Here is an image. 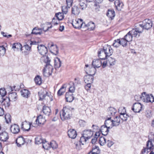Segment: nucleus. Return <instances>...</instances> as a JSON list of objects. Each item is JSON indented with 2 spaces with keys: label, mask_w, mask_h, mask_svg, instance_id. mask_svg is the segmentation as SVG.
<instances>
[{
  "label": "nucleus",
  "mask_w": 154,
  "mask_h": 154,
  "mask_svg": "<svg viewBox=\"0 0 154 154\" xmlns=\"http://www.w3.org/2000/svg\"><path fill=\"white\" fill-rule=\"evenodd\" d=\"M51 60L48 57L44 60V62L46 63L45 67L43 69V73L45 76L48 77L51 75L53 70V66L50 64Z\"/></svg>",
  "instance_id": "f257e3e1"
},
{
  "label": "nucleus",
  "mask_w": 154,
  "mask_h": 154,
  "mask_svg": "<svg viewBox=\"0 0 154 154\" xmlns=\"http://www.w3.org/2000/svg\"><path fill=\"white\" fill-rule=\"evenodd\" d=\"M138 25L140 27L143 29V32L144 29L148 30L150 29L152 26V23L151 20L146 19L142 22H140Z\"/></svg>",
  "instance_id": "f03ea898"
},
{
  "label": "nucleus",
  "mask_w": 154,
  "mask_h": 154,
  "mask_svg": "<svg viewBox=\"0 0 154 154\" xmlns=\"http://www.w3.org/2000/svg\"><path fill=\"white\" fill-rule=\"evenodd\" d=\"M139 97L143 102L146 103L154 102V97L152 94H147L146 92H143L141 94Z\"/></svg>",
  "instance_id": "7ed1b4c3"
},
{
  "label": "nucleus",
  "mask_w": 154,
  "mask_h": 154,
  "mask_svg": "<svg viewBox=\"0 0 154 154\" xmlns=\"http://www.w3.org/2000/svg\"><path fill=\"white\" fill-rule=\"evenodd\" d=\"M129 32L133 37L138 38L140 37V34L143 32V29L138 24L135 27Z\"/></svg>",
  "instance_id": "20e7f679"
},
{
  "label": "nucleus",
  "mask_w": 154,
  "mask_h": 154,
  "mask_svg": "<svg viewBox=\"0 0 154 154\" xmlns=\"http://www.w3.org/2000/svg\"><path fill=\"white\" fill-rule=\"evenodd\" d=\"M38 51L39 53L43 56L41 59L43 60L46 58V57H48L45 55L48 52V49L46 47L42 45H38L37 47Z\"/></svg>",
  "instance_id": "39448f33"
},
{
  "label": "nucleus",
  "mask_w": 154,
  "mask_h": 154,
  "mask_svg": "<svg viewBox=\"0 0 154 154\" xmlns=\"http://www.w3.org/2000/svg\"><path fill=\"white\" fill-rule=\"evenodd\" d=\"M70 110L66 107H63L62 111L60 112V115L62 120L67 119L69 118Z\"/></svg>",
  "instance_id": "423d86ee"
},
{
  "label": "nucleus",
  "mask_w": 154,
  "mask_h": 154,
  "mask_svg": "<svg viewBox=\"0 0 154 154\" xmlns=\"http://www.w3.org/2000/svg\"><path fill=\"white\" fill-rule=\"evenodd\" d=\"M73 26L76 29L84 28L85 23H83L82 19H77L73 21L72 23Z\"/></svg>",
  "instance_id": "0eeeda50"
},
{
  "label": "nucleus",
  "mask_w": 154,
  "mask_h": 154,
  "mask_svg": "<svg viewBox=\"0 0 154 154\" xmlns=\"http://www.w3.org/2000/svg\"><path fill=\"white\" fill-rule=\"evenodd\" d=\"M154 145L152 143V140H149L147 142L146 144V147H144L143 149L141 151V153H146V154L151 151V149Z\"/></svg>",
  "instance_id": "6e6552de"
},
{
  "label": "nucleus",
  "mask_w": 154,
  "mask_h": 154,
  "mask_svg": "<svg viewBox=\"0 0 154 154\" xmlns=\"http://www.w3.org/2000/svg\"><path fill=\"white\" fill-rule=\"evenodd\" d=\"M46 121L45 119L43 118L42 116L41 115H39L37 117L35 122L33 123L32 126L34 127H35L38 125L39 124H44Z\"/></svg>",
  "instance_id": "1a4fd4ad"
},
{
  "label": "nucleus",
  "mask_w": 154,
  "mask_h": 154,
  "mask_svg": "<svg viewBox=\"0 0 154 154\" xmlns=\"http://www.w3.org/2000/svg\"><path fill=\"white\" fill-rule=\"evenodd\" d=\"M143 105L139 103H135L133 105L132 110L135 112H139L143 109Z\"/></svg>",
  "instance_id": "9d476101"
},
{
  "label": "nucleus",
  "mask_w": 154,
  "mask_h": 154,
  "mask_svg": "<svg viewBox=\"0 0 154 154\" xmlns=\"http://www.w3.org/2000/svg\"><path fill=\"white\" fill-rule=\"evenodd\" d=\"M33 124L32 122L29 123L26 121L22 122L21 125V128L23 131H28L30 129L31 125H33Z\"/></svg>",
  "instance_id": "9b49d317"
},
{
  "label": "nucleus",
  "mask_w": 154,
  "mask_h": 154,
  "mask_svg": "<svg viewBox=\"0 0 154 154\" xmlns=\"http://www.w3.org/2000/svg\"><path fill=\"white\" fill-rule=\"evenodd\" d=\"M17 94L16 92H13L9 94L8 97L6 98V100L9 103L10 101H15L17 99Z\"/></svg>",
  "instance_id": "f8f14e48"
},
{
  "label": "nucleus",
  "mask_w": 154,
  "mask_h": 154,
  "mask_svg": "<svg viewBox=\"0 0 154 154\" xmlns=\"http://www.w3.org/2000/svg\"><path fill=\"white\" fill-rule=\"evenodd\" d=\"M86 68H85V70L87 74L89 73V75H92L93 76L94 75L96 72L95 68L94 67H91V68H88V65L87 64L86 65Z\"/></svg>",
  "instance_id": "ddd939ff"
},
{
  "label": "nucleus",
  "mask_w": 154,
  "mask_h": 154,
  "mask_svg": "<svg viewBox=\"0 0 154 154\" xmlns=\"http://www.w3.org/2000/svg\"><path fill=\"white\" fill-rule=\"evenodd\" d=\"M103 50L106 54V55L109 56L112 55L113 53V50L110 45H107L103 47Z\"/></svg>",
  "instance_id": "4468645a"
},
{
  "label": "nucleus",
  "mask_w": 154,
  "mask_h": 154,
  "mask_svg": "<svg viewBox=\"0 0 154 154\" xmlns=\"http://www.w3.org/2000/svg\"><path fill=\"white\" fill-rule=\"evenodd\" d=\"M11 132L14 134H17L20 131V129L18 125L14 124L11 125L10 128Z\"/></svg>",
  "instance_id": "2eb2a0df"
},
{
  "label": "nucleus",
  "mask_w": 154,
  "mask_h": 154,
  "mask_svg": "<svg viewBox=\"0 0 154 154\" xmlns=\"http://www.w3.org/2000/svg\"><path fill=\"white\" fill-rule=\"evenodd\" d=\"M39 96V100H42L44 99L48 100L49 98L51 100H52V99L49 97L48 93L46 91H44L42 92H38Z\"/></svg>",
  "instance_id": "dca6fc26"
},
{
  "label": "nucleus",
  "mask_w": 154,
  "mask_h": 154,
  "mask_svg": "<svg viewBox=\"0 0 154 154\" xmlns=\"http://www.w3.org/2000/svg\"><path fill=\"white\" fill-rule=\"evenodd\" d=\"M21 95L25 98H27L30 97V92L28 89H22L20 91Z\"/></svg>",
  "instance_id": "f3484780"
},
{
  "label": "nucleus",
  "mask_w": 154,
  "mask_h": 154,
  "mask_svg": "<svg viewBox=\"0 0 154 154\" xmlns=\"http://www.w3.org/2000/svg\"><path fill=\"white\" fill-rule=\"evenodd\" d=\"M112 128V127H106V126L103 125L101 127L100 131L102 134L104 136L106 135L109 131V129Z\"/></svg>",
  "instance_id": "a211bd4d"
},
{
  "label": "nucleus",
  "mask_w": 154,
  "mask_h": 154,
  "mask_svg": "<svg viewBox=\"0 0 154 154\" xmlns=\"http://www.w3.org/2000/svg\"><path fill=\"white\" fill-rule=\"evenodd\" d=\"M95 27V25L94 23L90 22L88 23L87 24H86L85 26L84 30H88L91 31L93 30Z\"/></svg>",
  "instance_id": "6ab92c4d"
},
{
  "label": "nucleus",
  "mask_w": 154,
  "mask_h": 154,
  "mask_svg": "<svg viewBox=\"0 0 154 154\" xmlns=\"http://www.w3.org/2000/svg\"><path fill=\"white\" fill-rule=\"evenodd\" d=\"M93 133L91 129L85 130L83 131V135L88 139H90L93 135Z\"/></svg>",
  "instance_id": "aec40b11"
},
{
  "label": "nucleus",
  "mask_w": 154,
  "mask_h": 154,
  "mask_svg": "<svg viewBox=\"0 0 154 154\" xmlns=\"http://www.w3.org/2000/svg\"><path fill=\"white\" fill-rule=\"evenodd\" d=\"M102 62L99 59H94L92 62V65L95 68L100 67L102 65Z\"/></svg>",
  "instance_id": "412c9836"
},
{
  "label": "nucleus",
  "mask_w": 154,
  "mask_h": 154,
  "mask_svg": "<svg viewBox=\"0 0 154 154\" xmlns=\"http://www.w3.org/2000/svg\"><path fill=\"white\" fill-rule=\"evenodd\" d=\"M25 142V139L22 136L19 137L16 140V143L18 147H20L21 145H23Z\"/></svg>",
  "instance_id": "4be33fe9"
},
{
  "label": "nucleus",
  "mask_w": 154,
  "mask_h": 154,
  "mask_svg": "<svg viewBox=\"0 0 154 154\" xmlns=\"http://www.w3.org/2000/svg\"><path fill=\"white\" fill-rule=\"evenodd\" d=\"M9 138L8 133L4 131L0 133V140L2 141H6Z\"/></svg>",
  "instance_id": "5701e85b"
},
{
  "label": "nucleus",
  "mask_w": 154,
  "mask_h": 154,
  "mask_svg": "<svg viewBox=\"0 0 154 154\" xmlns=\"http://www.w3.org/2000/svg\"><path fill=\"white\" fill-rule=\"evenodd\" d=\"M68 134L69 137L72 138H75L77 136L76 131L73 129H70L68 132Z\"/></svg>",
  "instance_id": "b1692460"
},
{
  "label": "nucleus",
  "mask_w": 154,
  "mask_h": 154,
  "mask_svg": "<svg viewBox=\"0 0 154 154\" xmlns=\"http://www.w3.org/2000/svg\"><path fill=\"white\" fill-rule=\"evenodd\" d=\"M98 56L100 59L104 60L106 59V57L108 56V55H106V54L103 49H101L98 51Z\"/></svg>",
  "instance_id": "393cba45"
},
{
  "label": "nucleus",
  "mask_w": 154,
  "mask_h": 154,
  "mask_svg": "<svg viewBox=\"0 0 154 154\" xmlns=\"http://www.w3.org/2000/svg\"><path fill=\"white\" fill-rule=\"evenodd\" d=\"M84 80L85 83H93L94 80V77L91 75H86L84 77Z\"/></svg>",
  "instance_id": "a878e982"
},
{
  "label": "nucleus",
  "mask_w": 154,
  "mask_h": 154,
  "mask_svg": "<svg viewBox=\"0 0 154 154\" xmlns=\"http://www.w3.org/2000/svg\"><path fill=\"white\" fill-rule=\"evenodd\" d=\"M73 94L72 93H70L69 92H66V94L65 98L67 102H72L74 99V97L73 96Z\"/></svg>",
  "instance_id": "bb28decb"
},
{
  "label": "nucleus",
  "mask_w": 154,
  "mask_h": 154,
  "mask_svg": "<svg viewBox=\"0 0 154 154\" xmlns=\"http://www.w3.org/2000/svg\"><path fill=\"white\" fill-rule=\"evenodd\" d=\"M71 12L74 15H78L80 12V8L77 6L74 5L72 8Z\"/></svg>",
  "instance_id": "cd10ccee"
},
{
  "label": "nucleus",
  "mask_w": 154,
  "mask_h": 154,
  "mask_svg": "<svg viewBox=\"0 0 154 154\" xmlns=\"http://www.w3.org/2000/svg\"><path fill=\"white\" fill-rule=\"evenodd\" d=\"M79 5L80 8L83 10L85 9L87 6V2L86 0H79Z\"/></svg>",
  "instance_id": "c85d7f7f"
},
{
  "label": "nucleus",
  "mask_w": 154,
  "mask_h": 154,
  "mask_svg": "<svg viewBox=\"0 0 154 154\" xmlns=\"http://www.w3.org/2000/svg\"><path fill=\"white\" fill-rule=\"evenodd\" d=\"M106 15L110 18L111 20H112L115 16V12L114 10L109 9L108 10Z\"/></svg>",
  "instance_id": "c756f323"
},
{
  "label": "nucleus",
  "mask_w": 154,
  "mask_h": 154,
  "mask_svg": "<svg viewBox=\"0 0 154 154\" xmlns=\"http://www.w3.org/2000/svg\"><path fill=\"white\" fill-rule=\"evenodd\" d=\"M113 120L111 119V118H108L107 119H106L104 125L105 126H106V127H112V128L114 126H113V122H112Z\"/></svg>",
  "instance_id": "7c9ffc66"
},
{
  "label": "nucleus",
  "mask_w": 154,
  "mask_h": 154,
  "mask_svg": "<svg viewBox=\"0 0 154 154\" xmlns=\"http://www.w3.org/2000/svg\"><path fill=\"white\" fill-rule=\"evenodd\" d=\"M115 5L116 8L118 11L121 10L123 5V3L120 2L119 0H116L115 2Z\"/></svg>",
  "instance_id": "2f4dec72"
},
{
  "label": "nucleus",
  "mask_w": 154,
  "mask_h": 154,
  "mask_svg": "<svg viewBox=\"0 0 154 154\" xmlns=\"http://www.w3.org/2000/svg\"><path fill=\"white\" fill-rule=\"evenodd\" d=\"M42 111L45 115L49 116L51 113L50 108L48 106H45L43 107Z\"/></svg>",
  "instance_id": "473e14b6"
},
{
  "label": "nucleus",
  "mask_w": 154,
  "mask_h": 154,
  "mask_svg": "<svg viewBox=\"0 0 154 154\" xmlns=\"http://www.w3.org/2000/svg\"><path fill=\"white\" fill-rule=\"evenodd\" d=\"M121 119L120 116H116L114 119V120H113V126H116L119 125L121 122Z\"/></svg>",
  "instance_id": "72a5a7b5"
},
{
  "label": "nucleus",
  "mask_w": 154,
  "mask_h": 154,
  "mask_svg": "<svg viewBox=\"0 0 154 154\" xmlns=\"http://www.w3.org/2000/svg\"><path fill=\"white\" fill-rule=\"evenodd\" d=\"M6 98L7 97H5L4 96L0 95V102L1 103L4 102V104L8 106L10 105V103L8 102L7 100H6Z\"/></svg>",
  "instance_id": "f704fd0d"
},
{
  "label": "nucleus",
  "mask_w": 154,
  "mask_h": 154,
  "mask_svg": "<svg viewBox=\"0 0 154 154\" xmlns=\"http://www.w3.org/2000/svg\"><path fill=\"white\" fill-rule=\"evenodd\" d=\"M51 23L50 22H48L45 24L44 27L41 28V30H43L45 32L47 31L49 29L51 28L52 27V25H51Z\"/></svg>",
  "instance_id": "c9c22d12"
},
{
  "label": "nucleus",
  "mask_w": 154,
  "mask_h": 154,
  "mask_svg": "<svg viewBox=\"0 0 154 154\" xmlns=\"http://www.w3.org/2000/svg\"><path fill=\"white\" fill-rule=\"evenodd\" d=\"M12 48L15 51L16 49V50L20 49L21 51H22V45L19 43H14L13 45Z\"/></svg>",
  "instance_id": "e433bc0d"
},
{
  "label": "nucleus",
  "mask_w": 154,
  "mask_h": 154,
  "mask_svg": "<svg viewBox=\"0 0 154 154\" xmlns=\"http://www.w3.org/2000/svg\"><path fill=\"white\" fill-rule=\"evenodd\" d=\"M69 85H70V86L69 88V91L68 92L72 94V93L75 92V90L74 83L70 82L69 84Z\"/></svg>",
  "instance_id": "4c0bfd02"
},
{
  "label": "nucleus",
  "mask_w": 154,
  "mask_h": 154,
  "mask_svg": "<svg viewBox=\"0 0 154 154\" xmlns=\"http://www.w3.org/2000/svg\"><path fill=\"white\" fill-rule=\"evenodd\" d=\"M41 28L39 29L35 27L33 29L31 33L36 35L38 34L41 35L42 33V32L39 31L41 30Z\"/></svg>",
  "instance_id": "58836bf2"
},
{
  "label": "nucleus",
  "mask_w": 154,
  "mask_h": 154,
  "mask_svg": "<svg viewBox=\"0 0 154 154\" xmlns=\"http://www.w3.org/2000/svg\"><path fill=\"white\" fill-rule=\"evenodd\" d=\"M65 85H63L60 89L58 91L57 93L58 96H60L64 93L66 91V88L64 86Z\"/></svg>",
  "instance_id": "ea45409f"
},
{
  "label": "nucleus",
  "mask_w": 154,
  "mask_h": 154,
  "mask_svg": "<svg viewBox=\"0 0 154 154\" xmlns=\"http://www.w3.org/2000/svg\"><path fill=\"white\" fill-rule=\"evenodd\" d=\"M133 37L131 34L129 32L124 37L125 39L128 42L131 41L132 40Z\"/></svg>",
  "instance_id": "a19ab883"
},
{
  "label": "nucleus",
  "mask_w": 154,
  "mask_h": 154,
  "mask_svg": "<svg viewBox=\"0 0 154 154\" xmlns=\"http://www.w3.org/2000/svg\"><path fill=\"white\" fill-rule=\"evenodd\" d=\"M35 81L36 85H40L42 83V78L40 76L38 75L35 78Z\"/></svg>",
  "instance_id": "79ce46f5"
},
{
  "label": "nucleus",
  "mask_w": 154,
  "mask_h": 154,
  "mask_svg": "<svg viewBox=\"0 0 154 154\" xmlns=\"http://www.w3.org/2000/svg\"><path fill=\"white\" fill-rule=\"evenodd\" d=\"M45 140L42 139V137L41 136H38L35 138V143L37 144H39L44 142Z\"/></svg>",
  "instance_id": "37998d69"
},
{
  "label": "nucleus",
  "mask_w": 154,
  "mask_h": 154,
  "mask_svg": "<svg viewBox=\"0 0 154 154\" xmlns=\"http://www.w3.org/2000/svg\"><path fill=\"white\" fill-rule=\"evenodd\" d=\"M54 61V66L55 68L56 69L57 68H60L61 66V63L60 59L59 58H57V60H55Z\"/></svg>",
  "instance_id": "c03bdc74"
},
{
  "label": "nucleus",
  "mask_w": 154,
  "mask_h": 154,
  "mask_svg": "<svg viewBox=\"0 0 154 154\" xmlns=\"http://www.w3.org/2000/svg\"><path fill=\"white\" fill-rule=\"evenodd\" d=\"M42 143L43 147L44 149L48 150L50 148V143H49L45 140L44 142H43Z\"/></svg>",
  "instance_id": "a18cd8bd"
},
{
  "label": "nucleus",
  "mask_w": 154,
  "mask_h": 154,
  "mask_svg": "<svg viewBox=\"0 0 154 154\" xmlns=\"http://www.w3.org/2000/svg\"><path fill=\"white\" fill-rule=\"evenodd\" d=\"M56 18L59 20H62L64 17L63 14L61 12L57 13L55 14Z\"/></svg>",
  "instance_id": "49530a36"
},
{
  "label": "nucleus",
  "mask_w": 154,
  "mask_h": 154,
  "mask_svg": "<svg viewBox=\"0 0 154 154\" xmlns=\"http://www.w3.org/2000/svg\"><path fill=\"white\" fill-rule=\"evenodd\" d=\"M120 116L121 119L122 121H127L128 118L129 117V116L127 114L124 113H121Z\"/></svg>",
  "instance_id": "de8ad7c7"
},
{
  "label": "nucleus",
  "mask_w": 154,
  "mask_h": 154,
  "mask_svg": "<svg viewBox=\"0 0 154 154\" xmlns=\"http://www.w3.org/2000/svg\"><path fill=\"white\" fill-rule=\"evenodd\" d=\"M119 39L120 41L119 42H120L121 45H122L123 47H125L127 45L128 42L126 41L124 37Z\"/></svg>",
  "instance_id": "09e8293b"
},
{
  "label": "nucleus",
  "mask_w": 154,
  "mask_h": 154,
  "mask_svg": "<svg viewBox=\"0 0 154 154\" xmlns=\"http://www.w3.org/2000/svg\"><path fill=\"white\" fill-rule=\"evenodd\" d=\"M50 148L51 147L53 149H57L58 147V145L55 141H52L50 143Z\"/></svg>",
  "instance_id": "8fccbe9b"
},
{
  "label": "nucleus",
  "mask_w": 154,
  "mask_h": 154,
  "mask_svg": "<svg viewBox=\"0 0 154 154\" xmlns=\"http://www.w3.org/2000/svg\"><path fill=\"white\" fill-rule=\"evenodd\" d=\"M5 119L6 122L7 123H10L11 121V117L9 113L6 114L5 115Z\"/></svg>",
  "instance_id": "3c124183"
},
{
  "label": "nucleus",
  "mask_w": 154,
  "mask_h": 154,
  "mask_svg": "<svg viewBox=\"0 0 154 154\" xmlns=\"http://www.w3.org/2000/svg\"><path fill=\"white\" fill-rule=\"evenodd\" d=\"M106 139L103 137H100L99 139V143L101 146L104 145L106 143Z\"/></svg>",
  "instance_id": "603ef678"
},
{
  "label": "nucleus",
  "mask_w": 154,
  "mask_h": 154,
  "mask_svg": "<svg viewBox=\"0 0 154 154\" xmlns=\"http://www.w3.org/2000/svg\"><path fill=\"white\" fill-rule=\"evenodd\" d=\"M88 139L87 138V137H84V135H83V136L81 137L79 142L82 145H83L84 143H85Z\"/></svg>",
  "instance_id": "864d4df0"
},
{
  "label": "nucleus",
  "mask_w": 154,
  "mask_h": 154,
  "mask_svg": "<svg viewBox=\"0 0 154 154\" xmlns=\"http://www.w3.org/2000/svg\"><path fill=\"white\" fill-rule=\"evenodd\" d=\"M6 49L3 46H0V57L3 56L5 54Z\"/></svg>",
  "instance_id": "5fc2aeb1"
},
{
  "label": "nucleus",
  "mask_w": 154,
  "mask_h": 154,
  "mask_svg": "<svg viewBox=\"0 0 154 154\" xmlns=\"http://www.w3.org/2000/svg\"><path fill=\"white\" fill-rule=\"evenodd\" d=\"M98 149V147H97L96 146H93L92 150L89 153H91V154L98 153L97 152Z\"/></svg>",
  "instance_id": "6e6d98bb"
},
{
  "label": "nucleus",
  "mask_w": 154,
  "mask_h": 154,
  "mask_svg": "<svg viewBox=\"0 0 154 154\" xmlns=\"http://www.w3.org/2000/svg\"><path fill=\"white\" fill-rule=\"evenodd\" d=\"M116 112L115 109L112 107H109L108 111V113L110 114L112 116L114 115Z\"/></svg>",
  "instance_id": "4d7b16f0"
},
{
  "label": "nucleus",
  "mask_w": 154,
  "mask_h": 154,
  "mask_svg": "<svg viewBox=\"0 0 154 154\" xmlns=\"http://www.w3.org/2000/svg\"><path fill=\"white\" fill-rule=\"evenodd\" d=\"M119 39H117L116 40H115L114 41V43L113 44V46L115 47H118L120 45Z\"/></svg>",
  "instance_id": "13d9d810"
},
{
  "label": "nucleus",
  "mask_w": 154,
  "mask_h": 154,
  "mask_svg": "<svg viewBox=\"0 0 154 154\" xmlns=\"http://www.w3.org/2000/svg\"><path fill=\"white\" fill-rule=\"evenodd\" d=\"M115 60L114 58L110 57L108 60V62L110 66H112L115 64Z\"/></svg>",
  "instance_id": "bf43d9fd"
},
{
  "label": "nucleus",
  "mask_w": 154,
  "mask_h": 154,
  "mask_svg": "<svg viewBox=\"0 0 154 154\" xmlns=\"http://www.w3.org/2000/svg\"><path fill=\"white\" fill-rule=\"evenodd\" d=\"M99 133H96L94 137L91 140V142L92 144L95 143L96 142L97 140V138L99 136Z\"/></svg>",
  "instance_id": "052dcab7"
},
{
  "label": "nucleus",
  "mask_w": 154,
  "mask_h": 154,
  "mask_svg": "<svg viewBox=\"0 0 154 154\" xmlns=\"http://www.w3.org/2000/svg\"><path fill=\"white\" fill-rule=\"evenodd\" d=\"M51 23L52 25H57L59 23V20H58L56 18L54 17L52 19Z\"/></svg>",
  "instance_id": "680f3d73"
},
{
  "label": "nucleus",
  "mask_w": 154,
  "mask_h": 154,
  "mask_svg": "<svg viewBox=\"0 0 154 154\" xmlns=\"http://www.w3.org/2000/svg\"><path fill=\"white\" fill-rule=\"evenodd\" d=\"M74 144L75 146V148L78 150H80L82 149L81 145H82L80 143L77 142L74 143Z\"/></svg>",
  "instance_id": "e2e57ef3"
},
{
  "label": "nucleus",
  "mask_w": 154,
  "mask_h": 154,
  "mask_svg": "<svg viewBox=\"0 0 154 154\" xmlns=\"http://www.w3.org/2000/svg\"><path fill=\"white\" fill-rule=\"evenodd\" d=\"M67 6H63L62 10L63 14H66L68 12V9H69Z\"/></svg>",
  "instance_id": "0e129e2a"
},
{
  "label": "nucleus",
  "mask_w": 154,
  "mask_h": 154,
  "mask_svg": "<svg viewBox=\"0 0 154 154\" xmlns=\"http://www.w3.org/2000/svg\"><path fill=\"white\" fill-rule=\"evenodd\" d=\"M73 1L72 0H66V2L67 4V6L69 8L72 6L73 3Z\"/></svg>",
  "instance_id": "69168bd1"
},
{
  "label": "nucleus",
  "mask_w": 154,
  "mask_h": 154,
  "mask_svg": "<svg viewBox=\"0 0 154 154\" xmlns=\"http://www.w3.org/2000/svg\"><path fill=\"white\" fill-rule=\"evenodd\" d=\"M6 94V92L4 88L0 89V95L5 97Z\"/></svg>",
  "instance_id": "338daca9"
},
{
  "label": "nucleus",
  "mask_w": 154,
  "mask_h": 154,
  "mask_svg": "<svg viewBox=\"0 0 154 154\" xmlns=\"http://www.w3.org/2000/svg\"><path fill=\"white\" fill-rule=\"evenodd\" d=\"M24 47L27 51H30L31 50V46H29L28 45H24Z\"/></svg>",
  "instance_id": "774afa93"
}]
</instances>
